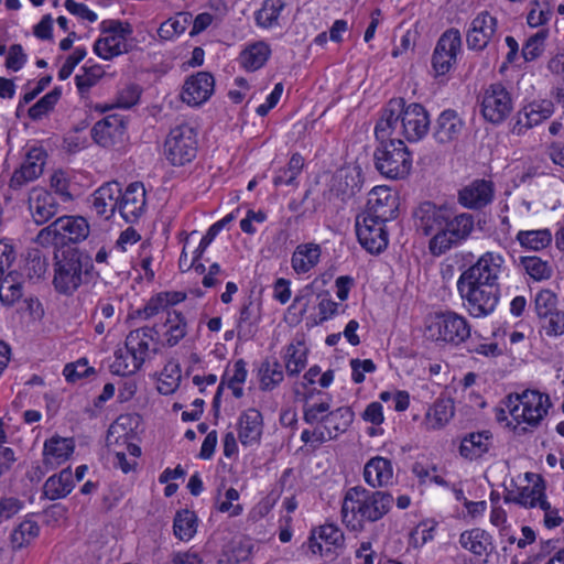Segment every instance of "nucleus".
<instances>
[{"label": "nucleus", "mask_w": 564, "mask_h": 564, "mask_svg": "<svg viewBox=\"0 0 564 564\" xmlns=\"http://www.w3.org/2000/svg\"><path fill=\"white\" fill-rule=\"evenodd\" d=\"M393 496L388 491H371L362 486L349 488L341 506L343 522L354 531H361L366 522L382 519L392 508Z\"/></svg>", "instance_id": "f257e3e1"}, {"label": "nucleus", "mask_w": 564, "mask_h": 564, "mask_svg": "<svg viewBox=\"0 0 564 564\" xmlns=\"http://www.w3.org/2000/svg\"><path fill=\"white\" fill-rule=\"evenodd\" d=\"M94 263L90 256L77 248L63 250L55 254V290L64 295H72L90 275Z\"/></svg>", "instance_id": "f03ea898"}, {"label": "nucleus", "mask_w": 564, "mask_h": 564, "mask_svg": "<svg viewBox=\"0 0 564 564\" xmlns=\"http://www.w3.org/2000/svg\"><path fill=\"white\" fill-rule=\"evenodd\" d=\"M160 330L158 326H145L131 330L124 341V346L131 356V365L126 362L121 350L115 352L116 360L111 366L112 372L128 376L141 369L150 352L158 354V348L150 349V341H158Z\"/></svg>", "instance_id": "7ed1b4c3"}, {"label": "nucleus", "mask_w": 564, "mask_h": 564, "mask_svg": "<svg viewBox=\"0 0 564 564\" xmlns=\"http://www.w3.org/2000/svg\"><path fill=\"white\" fill-rule=\"evenodd\" d=\"M373 163L376 170L386 178L403 180L412 169V155L402 140H376Z\"/></svg>", "instance_id": "20e7f679"}, {"label": "nucleus", "mask_w": 564, "mask_h": 564, "mask_svg": "<svg viewBox=\"0 0 564 564\" xmlns=\"http://www.w3.org/2000/svg\"><path fill=\"white\" fill-rule=\"evenodd\" d=\"M392 217V212L375 208L356 217V234L360 245L370 253H380L388 246V232L384 224Z\"/></svg>", "instance_id": "39448f33"}, {"label": "nucleus", "mask_w": 564, "mask_h": 564, "mask_svg": "<svg viewBox=\"0 0 564 564\" xmlns=\"http://www.w3.org/2000/svg\"><path fill=\"white\" fill-rule=\"evenodd\" d=\"M474 228L475 218L471 214L462 213L454 215L451 210L444 230L441 231V235L433 236L430 239V252L435 257H440L452 248L460 246L470 237Z\"/></svg>", "instance_id": "423d86ee"}, {"label": "nucleus", "mask_w": 564, "mask_h": 564, "mask_svg": "<svg viewBox=\"0 0 564 564\" xmlns=\"http://www.w3.org/2000/svg\"><path fill=\"white\" fill-rule=\"evenodd\" d=\"M100 31L106 34L94 44V52L102 59L110 61L121 54L132 51L128 36L132 34V26L128 22L119 20H105L100 24Z\"/></svg>", "instance_id": "0eeeda50"}, {"label": "nucleus", "mask_w": 564, "mask_h": 564, "mask_svg": "<svg viewBox=\"0 0 564 564\" xmlns=\"http://www.w3.org/2000/svg\"><path fill=\"white\" fill-rule=\"evenodd\" d=\"M457 290L464 301V305L474 317H485L490 315L500 299L499 285H486L478 283L464 282L457 280Z\"/></svg>", "instance_id": "6e6552de"}, {"label": "nucleus", "mask_w": 564, "mask_h": 564, "mask_svg": "<svg viewBox=\"0 0 564 564\" xmlns=\"http://www.w3.org/2000/svg\"><path fill=\"white\" fill-rule=\"evenodd\" d=\"M165 155L171 164L183 166L192 162L197 154V133L189 124H180L171 129L165 143Z\"/></svg>", "instance_id": "1a4fd4ad"}, {"label": "nucleus", "mask_w": 564, "mask_h": 564, "mask_svg": "<svg viewBox=\"0 0 564 564\" xmlns=\"http://www.w3.org/2000/svg\"><path fill=\"white\" fill-rule=\"evenodd\" d=\"M426 332L435 340L459 345L470 336V326L465 317L454 312H444L435 314Z\"/></svg>", "instance_id": "9d476101"}, {"label": "nucleus", "mask_w": 564, "mask_h": 564, "mask_svg": "<svg viewBox=\"0 0 564 564\" xmlns=\"http://www.w3.org/2000/svg\"><path fill=\"white\" fill-rule=\"evenodd\" d=\"M514 402L516 403H513L512 397L510 395L508 404L510 414L514 420L519 421L522 419L523 422L532 426L539 424L551 405L549 395L532 390L517 394Z\"/></svg>", "instance_id": "9b49d317"}, {"label": "nucleus", "mask_w": 564, "mask_h": 564, "mask_svg": "<svg viewBox=\"0 0 564 564\" xmlns=\"http://www.w3.org/2000/svg\"><path fill=\"white\" fill-rule=\"evenodd\" d=\"M505 258L501 253L487 251L468 269L462 272L458 279L464 282L486 285H499V278L505 270Z\"/></svg>", "instance_id": "f8f14e48"}, {"label": "nucleus", "mask_w": 564, "mask_h": 564, "mask_svg": "<svg viewBox=\"0 0 564 564\" xmlns=\"http://www.w3.org/2000/svg\"><path fill=\"white\" fill-rule=\"evenodd\" d=\"M484 119L492 124L502 123L512 111V98L501 83L491 84L485 89L480 104Z\"/></svg>", "instance_id": "ddd939ff"}, {"label": "nucleus", "mask_w": 564, "mask_h": 564, "mask_svg": "<svg viewBox=\"0 0 564 564\" xmlns=\"http://www.w3.org/2000/svg\"><path fill=\"white\" fill-rule=\"evenodd\" d=\"M460 47L462 36L457 29H449L441 35L432 55L435 76H443L451 70Z\"/></svg>", "instance_id": "4468645a"}, {"label": "nucleus", "mask_w": 564, "mask_h": 564, "mask_svg": "<svg viewBox=\"0 0 564 564\" xmlns=\"http://www.w3.org/2000/svg\"><path fill=\"white\" fill-rule=\"evenodd\" d=\"M451 208L426 200L421 203L413 212L415 226L424 236H438L446 226Z\"/></svg>", "instance_id": "2eb2a0df"}, {"label": "nucleus", "mask_w": 564, "mask_h": 564, "mask_svg": "<svg viewBox=\"0 0 564 564\" xmlns=\"http://www.w3.org/2000/svg\"><path fill=\"white\" fill-rule=\"evenodd\" d=\"M90 134L94 142L102 148L121 147L127 139V123L122 116L110 115L97 121Z\"/></svg>", "instance_id": "dca6fc26"}, {"label": "nucleus", "mask_w": 564, "mask_h": 564, "mask_svg": "<svg viewBox=\"0 0 564 564\" xmlns=\"http://www.w3.org/2000/svg\"><path fill=\"white\" fill-rule=\"evenodd\" d=\"M430 117L426 109L416 102L403 106L400 132L409 142L423 139L430 129Z\"/></svg>", "instance_id": "f3484780"}, {"label": "nucleus", "mask_w": 564, "mask_h": 564, "mask_svg": "<svg viewBox=\"0 0 564 564\" xmlns=\"http://www.w3.org/2000/svg\"><path fill=\"white\" fill-rule=\"evenodd\" d=\"M403 106L404 99L402 98H394L388 102L387 107L383 109L381 118L375 127L376 140H401L402 134H399V132L400 123L402 121Z\"/></svg>", "instance_id": "a211bd4d"}, {"label": "nucleus", "mask_w": 564, "mask_h": 564, "mask_svg": "<svg viewBox=\"0 0 564 564\" xmlns=\"http://www.w3.org/2000/svg\"><path fill=\"white\" fill-rule=\"evenodd\" d=\"M497 31V19L489 12H480L473 19L466 34L467 46L470 50L482 51Z\"/></svg>", "instance_id": "6ab92c4d"}, {"label": "nucleus", "mask_w": 564, "mask_h": 564, "mask_svg": "<svg viewBox=\"0 0 564 564\" xmlns=\"http://www.w3.org/2000/svg\"><path fill=\"white\" fill-rule=\"evenodd\" d=\"M495 187L491 181L475 180L458 192V203L469 209H481L494 200Z\"/></svg>", "instance_id": "aec40b11"}, {"label": "nucleus", "mask_w": 564, "mask_h": 564, "mask_svg": "<svg viewBox=\"0 0 564 564\" xmlns=\"http://www.w3.org/2000/svg\"><path fill=\"white\" fill-rule=\"evenodd\" d=\"M145 189L142 183L134 182L121 191L119 213L127 223H135L145 208Z\"/></svg>", "instance_id": "412c9836"}, {"label": "nucleus", "mask_w": 564, "mask_h": 564, "mask_svg": "<svg viewBox=\"0 0 564 564\" xmlns=\"http://www.w3.org/2000/svg\"><path fill=\"white\" fill-rule=\"evenodd\" d=\"M214 86L215 80L210 73L198 72L184 83L182 100L191 106H199L209 99Z\"/></svg>", "instance_id": "4be33fe9"}, {"label": "nucleus", "mask_w": 564, "mask_h": 564, "mask_svg": "<svg viewBox=\"0 0 564 564\" xmlns=\"http://www.w3.org/2000/svg\"><path fill=\"white\" fill-rule=\"evenodd\" d=\"M120 197L121 186L118 182L105 183L93 194V209L98 216L109 219L116 210H119Z\"/></svg>", "instance_id": "5701e85b"}, {"label": "nucleus", "mask_w": 564, "mask_h": 564, "mask_svg": "<svg viewBox=\"0 0 564 564\" xmlns=\"http://www.w3.org/2000/svg\"><path fill=\"white\" fill-rule=\"evenodd\" d=\"M29 209L34 221L42 225L57 214L58 204L47 191L33 188L29 196Z\"/></svg>", "instance_id": "b1692460"}, {"label": "nucleus", "mask_w": 564, "mask_h": 564, "mask_svg": "<svg viewBox=\"0 0 564 564\" xmlns=\"http://www.w3.org/2000/svg\"><path fill=\"white\" fill-rule=\"evenodd\" d=\"M262 415L257 409L243 411L238 419V438L243 446L257 444L262 435Z\"/></svg>", "instance_id": "393cba45"}, {"label": "nucleus", "mask_w": 564, "mask_h": 564, "mask_svg": "<svg viewBox=\"0 0 564 564\" xmlns=\"http://www.w3.org/2000/svg\"><path fill=\"white\" fill-rule=\"evenodd\" d=\"M464 121L453 109L442 111L434 127V139L445 144L456 140L463 131Z\"/></svg>", "instance_id": "a878e982"}, {"label": "nucleus", "mask_w": 564, "mask_h": 564, "mask_svg": "<svg viewBox=\"0 0 564 564\" xmlns=\"http://www.w3.org/2000/svg\"><path fill=\"white\" fill-rule=\"evenodd\" d=\"M392 476L391 462L381 456L370 458L364 467L365 481L372 488L387 486L391 482Z\"/></svg>", "instance_id": "bb28decb"}, {"label": "nucleus", "mask_w": 564, "mask_h": 564, "mask_svg": "<svg viewBox=\"0 0 564 564\" xmlns=\"http://www.w3.org/2000/svg\"><path fill=\"white\" fill-rule=\"evenodd\" d=\"M492 444V435L489 431L473 432L466 434L460 442L459 454L469 460L480 458Z\"/></svg>", "instance_id": "cd10ccee"}, {"label": "nucleus", "mask_w": 564, "mask_h": 564, "mask_svg": "<svg viewBox=\"0 0 564 564\" xmlns=\"http://www.w3.org/2000/svg\"><path fill=\"white\" fill-rule=\"evenodd\" d=\"M62 236V245L67 242H79L89 235V225L84 217L80 216H63L56 219Z\"/></svg>", "instance_id": "c85d7f7f"}, {"label": "nucleus", "mask_w": 564, "mask_h": 564, "mask_svg": "<svg viewBox=\"0 0 564 564\" xmlns=\"http://www.w3.org/2000/svg\"><path fill=\"white\" fill-rule=\"evenodd\" d=\"M74 444L69 438L52 437L44 443L43 465L55 467L65 462L73 453Z\"/></svg>", "instance_id": "c756f323"}, {"label": "nucleus", "mask_w": 564, "mask_h": 564, "mask_svg": "<svg viewBox=\"0 0 564 564\" xmlns=\"http://www.w3.org/2000/svg\"><path fill=\"white\" fill-rule=\"evenodd\" d=\"M23 296V275L17 270H10L6 276H0V301L6 306H12Z\"/></svg>", "instance_id": "7c9ffc66"}, {"label": "nucleus", "mask_w": 564, "mask_h": 564, "mask_svg": "<svg viewBox=\"0 0 564 564\" xmlns=\"http://www.w3.org/2000/svg\"><path fill=\"white\" fill-rule=\"evenodd\" d=\"M74 488L73 475L69 468H65L51 476L43 486V495L50 500L66 497Z\"/></svg>", "instance_id": "2f4dec72"}, {"label": "nucleus", "mask_w": 564, "mask_h": 564, "mask_svg": "<svg viewBox=\"0 0 564 564\" xmlns=\"http://www.w3.org/2000/svg\"><path fill=\"white\" fill-rule=\"evenodd\" d=\"M321 247L315 243H305L296 247L291 262L297 273H306L318 263Z\"/></svg>", "instance_id": "473e14b6"}, {"label": "nucleus", "mask_w": 564, "mask_h": 564, "mask_svg": "<svg viewBox=\"0 0 564 564\" xmlns=\"http://www.w3.org/2000/svg\"><path fill=\"white\" fill-rule=\"evenodd\" d=\"M270 54V46L265 42L259 41L245 48L240 53L239 61L243 68L254 72L267 63Z\"/></svg>", "instance_id": "72a5a7b5"}, {"label": "nucleus", "mask_w": 564, "mask_h": 564, "mask_svg": "<svg viewBox=\"0 0 564 564\" xmlns=\"http://www.w3.org/2000/svg\"><path fill=\"white\" fill-rule=\"evenodd\" d=\"M516 263L534 281L549 280L553 274L550 262L536 256H521Z\"/></svg>", "instance_id": "f704fd0d"}, {"label": "nucleus", "mask_w": 564, "mask_h": 564, "mask_svg": "<svg viewBox=\"0 0 564 564\" xmlns=\"http://www.w3.org/2000/svg\"><path fill=\"white\" fill-rule=\"evenodd\" d=\"M354 420V412L348 406H341L322 416L321 421L325 425L334 440L344 433Z\"/></svg>", "instance_id": "c9c22d12"}, {"label": "nucleus", "mask_w": 564, "mask_h": 564, "mask_svg": "<svg viewBox=\"0 0 564 564\" xmlns=\"http://www.w3.org/2000/svg\"><path fill=\"white\" fill-rule=\"evenodd\" d=\"M516 240L527 250L540 251L551 245L552 234L549 229L520 230Z\"/></svg>", "instance_id": "e433bc0d"}, {"label": "nucleus", "mask_w": 564, "mask_h": 564, "mask_svg": "<svg viewBox=\"0 0 564 564\" xmlns=\"http://www.w3.org/2000/svg\"><path fill=\"white\" fill-rule=\"evenodd\" d=\"M284 8V0H264L261 9L256 12L257 24L264 29L278 25L279 17Z\"/></svg>", "instance_id": "4c0bfd02"}, {"label": "nucleus", "mask_w": 564, "mask_h": 564, "mask_svg": "<svg viewBox=\"0 0 564 564\" xmlns=\"http://www.w3.org/2000/svg\"><path fill=\"white\" fill-rule=\"evenodd\" d=\"M195 513L188 509H183L176 512L173 523V531L176 538L182 541H188L196 533Z\"/></svg>", "instance_id": "58836bf2"}, {"label": "nucleus", "mask_w": 564, "mask_h": 564, "mask_svg": "<svg viewBox=\"0 0 564 564\" xmlns=\"http://www.w3.org/2000/svg\"><path fill=\"white\" fill-rule=\"evenodd\" d=\"M259 378L262 390H272L284 378L282 365L275 359H267L259 368Z\"/></svg>", "instance_id": "ea45409f"}, {"label": "nucleus", "mask_w": 564, "mask_h": 564, "mask_svg": "<svg viewBox=\"0 0 564 564\" xmlns=\"http://www.w3.org/2000/svg\"><path fill=\"white\" fill-rule=\"evenodd\" d=\"M490 535L481 529H473L460 534L459 542L463 547L469 550L475 555H482L487 552Z\"/></svg>", "instance_id": "a19ab883"}, {"label": "nucleus", "mask_w": 564, "mask_h": 564, "mask_svg": "<svg viewBox=\"0 0 564 564\" xmlns=\"http://www.w3.org/2000/svg\"><path fill=\"white\" fill-rule=\"evenodd\" d=\"M164 326H167L166 344L170 347L177 345L186 335L185 318L176 311H167Z\"/></svg>", "instance_id": "79ce46f5"}, {"label": "nucleus", "mask_w": 564, "mask_h": 564, "mask_svg": "<svg viewBox=\"0 0 564 564\" xmlns=\"http://www.w3.org/2000/svg\"><path fill=\"white\" fill-rule=\"evenodd\" d=\"M40 533L39 524L33 520H24L11 533L10 541L13 549L20 550L35 539Z\"/></svg>", "instance_id": "37998d69"}, {"label": "nucleus", "mask_w": 564, "mask_h": 564, "mask_svg": "<svg viewBox=\"0 0 564 564\" xmlns=\"http://www.w3.org/2000/svg\"><path fill=\"white\" fill-rule=\"evenodd\" d=\"M82 70L83 74L75 76V83L79 95L85 97L90 88L104 77L105 70L100 65L84 66Z\"/></svg>", "instance_id": "c03bdc74"}, {"label": "nucleus", "mask_w": 564, "mask_h": 564, "mask_svg": "<svg viewBox=\"0 0 564 564\" xmlns=\"http://www.w3.org/2000/svg\"><path fill=\"white\" fill-rule=\"evenodd\" d=\"M46 152L43 149L33 148L28 152L19 170L25 173L29 178L36 180L43 173Z\"/></svg>", "instance_id": "a18cd8bd"}, {"label": "nucleus", "mask_w": 564, "mask_h": 564, "mask_svg": "<svg viewBox=\"0 0 564 564\" xmlns=\"http://www.w3.org/2000/svg\"><path fill=\"white\" fill-rule=\"evenodd\" d=\"M553 104L549 100L531 102L522 108L524 119L530 122L531 128L540 124L553 113Z\"/></svg>", "instance_id": "49530a36"}, {"label": "nucleus", "mask_w": 564, "mask_h": 564, "mask_svg": "<svg viewBox=\"0 0 564 564\" xmlns=\"http://www.w3.org/2000/svg\"><path fill=\"white\" fill-rule=\"evenodd\" d=\"M304 160L299 153H294L288 164V167L281 169L273 178V184L280 186L282 184L293 185L297 175L301 173Z\"/></svg>", "instance_id": "de8ad7c7"}, {"label": "nucleus", "mask_w": 564, "mask_h": 564, "mask_svg": "<svg viewBox=\"0 0 564 564\" xmlns=\"http://www.w3.org/2000/svg\"><path fill=\"white\" fill-rule=\"evenodd\" d=\"M181 369L176 364H169L164 367L159 379L158 390L161 394H172L178 387Z\"/></svg>", "instance_id": "09e8293b"}, {"label": "nucleus", "mask_w": 564, "mask_h": 564, "mask_svg": "<svg viewBox=\"0 0 564 564\" xmlns=\"http://www.w3.org/2000/svg\"><path fill=\"white\" fill-rule=\"evenodd\" d=\"M534 310L540 319L558 311L557 295L549 289L540 290L534 299Z\"/></svg>", "instance_id": "8fccbe9b"}, {"label": "nucleus", "mask_w": 564, "mask_h": 564, "mask_svg": "<svg viewBox=\"0 0 564 564\" xmlns=\"http://www.w3.org/2000/svg\"><path fill=\"white\" fill-rule=\"evenodd\" d=\"M62 95V90L59 87H55L53 90L44 95L40 100H37L30 109L29 117L32 120H39L48 111H51L54 106L57 104Z\"/></svg>", "instance_id": "3c124183"}, {"label": "nucleus", "mask_w": 564, "mask_h": 564, "mask_svg": "<svg viewBox=\"0 0 564 564\" xmlns=\"http://www.w3.org/2000/svg\"><path fill=\"white\" fill-rule=\"evenodd\" d=\"M455 408L452 399H438L435 401L433 406V423L432 429L443 427L453 416Z\"/></svg>", "instance_id": "603ef678"}, {"label": "nucleus", "mask_w": 564, "mask_h": 564, "mask_svg": "<svg viewBox=\"0 0 564 564\" xmlns=\"http://www.w3.org/2000/svg\"><path fill=\"white\" fill-rule=\"evenodd\" d=\"M547 34V30H541L527 40L522 47V56L527 62L534 61L542 54Z\"/></svg>", "instance_id": "864d4df0"}, {"label": "nucleus", "mask_w": 564, "mask_h": 564, "mask_svg": "<svg viewBox=\"0 0 564 564\" xmlns=\"http://www.w3.org/2000/svg\"><path fill=\"white\" fill-rule=\"evenodd\" d=\"M47 267V259L39 250L29 253L25 269L30 279H41L46 273Z\"/></svg>", "instance_id": "5fc2aeb1"}, {"label": "nucleus", "mask_w": 564, "mask_h": 564, "mask_svg": "<svg viewBox=\"0 0 564 564\" xmlns=\"http://www.w3.org/2000/svg\"><path fill=\"white\" fill-rule=\"evenodd\" d=\"M306 366V351L289 346L285 369L290 376L297 375Z\"/></svg>", "instance_id": "6e6d98bb"}, {"label": "nucleus", "mask_w": 564, "mask_h": 564, "mask_svg": "<svg viewBox=\"0 0 564 564\" xmlns=\"http://www.w3.org/2000/svg\"><path fill=\"white\" fill-rule=\"evenodd\" d=\"M63 373L68 382H75L78 379L94 375L95 369L89 367L87 360L83 358L74 364H67Z\"/></svg>", "instance_id": "4d7b16f0"}, {"label": "nucleus", "mask_w": 564, "mask_h": 564, "mask_svg": "<svg viewBox=\"0 0 564 564\" xmlns=\"http://www.w3.org/2000/svg\"><path fill=\"white\" fill-rule=\"evenodd\" d=\"M544 496V488L540 484H534L532 487H523L518 497L513 501L525 508H533L538 505V499Z\"/></svg>", "instance_id": "13d9d810"}, {"label": "nucleus", "mask_w": 564, "mask_h": 564, "mask_svg": "<svg viewBox=\"0 0 564 564\" xmlns=\"http://www.w3.org/2000/svg\"><path fill=\"white\" fill-rule=\"evenodd\" d=\"M394 205V198L390 195L387 189H378L371 193V196L368 200V208L366 212H373L375 208H380V210H389L394 213L392 206Z\"/></svg>", "instance_id": "bf43d9fd"}, {"label": "nucleus", "mask_w": 564, "mask_h": 564, "mask_svg": "<svg viewBox=\"0 0 564 564\" xmlns=\"http://www.w3.org/2000/svg\"><path fill=\"white\" fill-rule=\"evenodd\" d=\"M542 327L550 337L561 336L564 334V312L556 311L542 318Z\"/></svg>", "instance_id": "052dcab7"}, {"label": "nucleus", "mask_w": 564, "mask_h": 564, "mask_svg": "<svg viewBox=\"0 0 564 564\" xmlns=\"http://www.w3.org/2000/svg\"><path fill=\"white\" fill-rule=\"evenodd\" d=\"M140 95V87L129 84L118 93L116 106L124 109L131 108L139 101Z\"/></svg>", "instance_id": "680f3d73"}, {"label": "nucleus", "mask_w": 564, "mask_h": 564, "mask_svg": "<svg viewBox=\"0 0 564 564\" xmlns=\"http://www.w3.org/2000/svg\"><path fill=\"white\" fill-rule=\"evenodd\" d=\"M318 538L323 540L327 545L340 547L344 544L343 531L334 524H325L318 529Z\"/></svg>", "instance_id": "e2e57ef3"}, {"label": "nucleus", "mask_w": 564, "mask_h": 564, "mask_svg": "<svg viewBox=\"0 0 564 564\" xmlns=\"http://www.w3.org/2000/svg\"><path fill=\"white\" fill-rule=\"evenodd\" d=\"M23 508V501L15 497L0 498V524L10 520Z\"/></svg>", "instance_id": "0e129e2a"}, {"label": "nucleus", "mask_w": 564, "mask_h": 564, "mask_svg": "<svg viewBox=\"0 0 564 564\" xmlns=\"http://www.w3.org/2000/svg\"><path fill=\"white\" fill-rule=\"evenodd\" d=\"M86 56V50L84 47H76L75 51L67 56L65 63L58 70V78L61 80L67 79L77 64H79Z\"/></svg>", "instance_id": "69168bd1"}, {"label": "nucleus", "mask_w": 564, "mask_h": 564, "mask_svg": "<svg viewBox=\"0 0 564 564\" xmlns=\"http://www.w3.org/2000/svg\"><path fill=\"white\" fill-rule=\"evenodd\" d=\"M350 368H351V378L355 383H361L365 380L364 372H375L376 371V365L371 359H351L350 360Z\"/></svg>", "instance_id": "338daca9"}, {"label": "nucleus", "mask_w": 564, "mask_h": 564, "mask_svg": "<svg viewBox=\"0 0 564 564\" xmlns=\"http://www.w3.org/2000/svg\"><path fill=\"white\" fill-rule=\"evenodd\" d=\"M26 54L23 51L21 44H13L9 48L8 57L6 59L7 68L18 72L20 70L24 64L26 63Z\"/></svg>", "instance_id": "774afa93"}]
</instances>
